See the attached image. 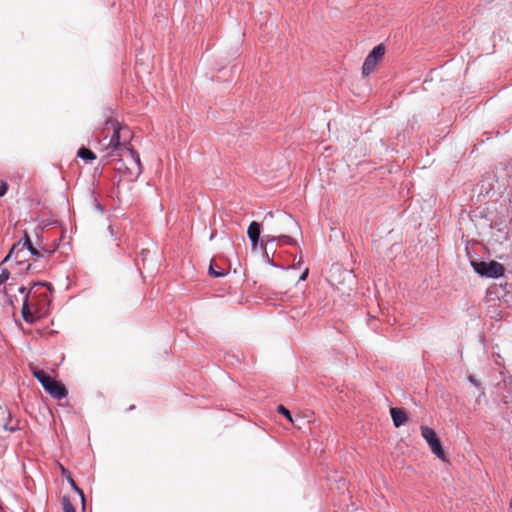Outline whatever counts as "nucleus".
I'll return each mask as SVG.
<instances>
[{
	"label": "nucleus",
	"mask_w": 512,
	"mask_h": 512,
	"mask_svg": "<svg viewBox=\"0 0 512 512\" xmlns=\"http://www.w3.org/2000/svg\"><path fill=\"white\" fill-rule=\"evenodd\" d=\"M32 375L41 383L45 391L55 399L65 398L68 391L64 384L46 374L43 370L31 365Z\"/></svg>",
	"instance_id": "nucleus-4"
},
{
	"label": "nucleus",
	"mask_w": 512,
	"mask_h": 512,
	"mask_svg": "<svg viewBox=\"0 0 512 512\" xmlns=\"http://www.w3.org/2000/svg\"><path fill=\"white\" fill-rule=\"evenodd\" d=\"M23 253H19V260L22 261V264L25 262V260L23 259Z\"/></svg>",
	"instance_id": "nucleus-23"
},
{
	"label": "nucleus",
	"mask_w": 512,
	"mask_h": 512,
	"mask_svg": "<svg viewBox=\"0 0 512 512\" xmlns=\"http://www.w3.org/2000/svg\"><path fill=\"white\" fill-rule=\"evenodd\" d=\"M390 414L396 427L404 425L408 419L405 410L400 408H391Z\"/></svg>",
	"instance_id": "nucleus-11"
},
{
	"label": "nucleus",
	"mask_w": 512,
	"mask_h": 512,
	"mask_svg": "<svg viewBox=\"0 0 512 512\" xmlns=\"http://www.w3.org/2000/svg\"><path fill=\"white\" fill-rule=\"evenodd\" d=\"M384 55L385 46L383 44H379L374 47L363 63L362 74L364 76L370 75L375 70L377 65L382 61Z\"/></svg>",
	"instance_id": "nucleus-6"
},
{
	"label": "nucleus",
	"mask_w": 512,
	"mask_h": 512,
	"mask_svg": "<svg viewBox=\"0 0 512 512\" xmlns=\"http://www.w3.org/2000/svg\"><path fill=\"white\" fill-rule=\"evenodd\" d=\"M69 482L71 486L77 491L82 499V503H85V497L83 491L76 485L75 481L73 479H69Z\"/></svg>",
	"instance_id": "nucleus-17"
},
{
	"label": "nucleus",
	"mask_w": 512,
	"mask_h": 512,
	"mask_svg": "<svg viewBox=\"0 0 512 512\" xmlns=\"http://www.w3.org/2000/svg\"><path fill=\"white\" fill-rule=\"evenodd\" d=\"M421 434L430 446L431 451L441 460H445V452L436 432L428 426H421Z\"/></svg>",
	"instance_id": "nucleus-7"
},
{
	"label": "nucleus",
	"mask_w": 512,
	"mask_h": 512,
	"mask_svg": "<svg viewBox=\"0 0 512 512\" xmlns=\"http://www.w3.org/2000/svg\"><path fill=\"white\" fill-rule=\"evenodd\" d=\"M277 411L283 416H285L291 423H293L292 415L287 408H285L283 405H279L277 407Z\"/></svg>",
	"instance_id": "nucleus-14"
},
{
	"label": "nucleus",
	"mask_w": 512,
	"mask_h": 512,
	"mask_svg": "<svg viewBox=\"0 0 512 512\" xmlns=\"http://www.w3.org/2000/svg\"><path fill=\"white\" fill-rule=\"evenodd\" d=\"M116 119L109 117L105 120L103 127L100 129L97 135L98 142L104 141L109 142L111 139V128L116 127Z\"/></svg>",
	"instance_id": "nucleus-9"
},
{
	"label": "nucleus",
	"mask_w": 512,
	"mask_h": 512,
	"mask_svg": "<svg viewBox=\"0 0 512 512\" xmlns=\"http://www.w3.org/2000/svg\"><path fill=\"white\" fill-rule=\"evenodd\" d=\"M63 512H76L70 499L66 496L62 498Z\"/></svg>",
	"instance_id": "nucleus-13"
},
{
	"label": "nucleus",
	"mask_w": 512,
	"mask_h": 512,
	"mask_svg": "<svg viewBox=\"0 0 512 512\" xmlns=\"http://www.w3.org/2000/svg\"><path fill=\"white\" fill-rule=\"evenodd\" d=\"M8 190V185L5 181L0 182V197L4 196Z\"/></svg>",
	"instance_id": "nucleus-18"
},
{
	"label": "nucleus",
	"mask_w": 512,
	"mask_h": 512,
	"mask_svg": "<svg viewBox=\"0 0 512 512\" xmlns=\"http://www.w3.org/2000/svg\"><path fill=\"white\" fill-rule=\"evenodd\" d=\"M117 159L115 170L126 177L129 181L135 180L142 172V166L139 154L133 149L132 145L122 148V151L115 154Z\"/></svg>",
	"instance_id": "nucleus-2"
},
{
	"label": "nucleus",
	"mask_w": 512,
	"mask_h": 512,
	"mask_svg": "<svg viewBox=\"0 0 512 512\" xmlns=\"http://www.w3.org/2000/svg\"><path fill=\"white\" fill-rule=\"evenodd\" d=\"M19 291L25 294L22 306V316L26 322L33 323L36 319L45 317L50 310L51 286L46 283H35L28 292L25 287Z\"/></svg>",
	"instance_id": "nucleus-1"
},
{
	"label": "nucleus",
	"mask_w": 512,
	"mask_h": 512,
	"mask_svg": "<svg viewBox=\"0 0 512 512\" xmlns=\"http://www.w3.org/2000/svg\"><path fill=\"white\" fill-rule=\"evenodd\" d=\"M116 127L111 128V139L109 142L99 141V150L108 153L105 155L106 159H115V154L122 151V148H126L131 145L132 132L127 126H122L118 120H116Z\"/></svg>",
	"instance_id": "nucleus-3"
},
{
	"label": "nucleus",
	"mask_w": 512,
	"mask_h": 512,
	"mask_svg": "<svg viewBox=\"0 0 512 512\" xmlns=\"http://www.w3.org/2000/svg\"><path fill=\"white\" fill-rule=\"evenodd\" d=\"M335 270H336L337 272H341V268H339V267H337Z\"/></svg>",
	"instance_id": "nucleus-26"
},
{
	"label": "nucleus",
	"mask_w": 512,
	"mask_h": 512,
	"mask_svg": "<svg viewBox=\"0 0 512 512\" xmlns=\"http://www.w3.org/2000/svg\"><path fill=\"white\" fill-rule=\"evenodd\" d=\"M478 273L483 276L497 278L504 274V267L502 264L492 261L488 263L487 270H478Z\"/></svg>",
	"instance_id": "nucleus-8"
},
{
	"label": "nucleus",
	"mask_w": 512,
	"mask_h": 512,
	"mask_svg": "<svg viewBox=\"0 0 512 512\" xmlns=\"http://www.w3.org/2000/svg\"><path fill=\"white\" fill-rule=\"evenodd\" d=\"M307 276H308V268H306L305 271L302 273V275L300 276V280L301 281L306 280Z\"/></svg>",
	"instance_id": "nucleus-21"
},
{
	"label": "nucleus",
	"mask_w": 512,
	"mask_h": 512,
	"mask_svg": "<svg viewBox=\"0 0 512 512\" xmlns=\"http://www.w3.org/2000/svg\"><path fill=\"white\" fill-rule=\"evenodd\" d=\"M30 267H31V265H30V264H28V265H27V267H26V270H27V271H28V270H30Z\"/></svg>",
	"instance_id": "nucleus-25"
},
{
	"label": "nucleus",
	"mask_w": 512,
	"mask_h": 512,
	"mask_svg": "<svg viewBox=\"0 0 512 512\" xmlns=\"http://www.w3.org/2000/svg\"><path fill=\"white\" fill-rule=\"evenodd\" d=\"M279 240H283L284 243L289 244V245H291L295 242L293 238H291L290 236H286V235L279 236Z\"/></svg>",
	"instance_id": "nucleus-20"
},
{
	"label": "nucleus",
	"mask_w": 512,
	"mask_h": 512,
	"mask_svg": "<svg viewBox=\"0 0 512 512\" xmlns=\"http://www.w3.org/2000/svg\"><path fill=\"white\" fill-rule=\"evenodd\" d=\"M261 233V226L258 222L252 221L247 229V235L252 243V246L255 248L259 242V237Z\"/></svg>",
	"instance_id": "nucleus-10"
},
{
	"label": "nucleus",
	"mask_w": 512,
	"mask_h": 512,
	"mask_svg": "<svg viewBox=\"0 0 512 512\" xmlns=\"http://www.w3.org/2000/svg\"><path fill=\"white\" fill-rule=\"evenodd\" d=\"M470 382H472L474 385H477V381L473 377H469Z\"/></svg>",
	"instance_id": "nucleus-22"
},
{
	"label": "nucleus",
	"mask_w": 512,
	"mask_h": 512,
	"mask_svg": "<svg viewBox=\"0 0 512 512\" xmlns=\"http://www.w3.org/2000/svg\"><path fill=\"white\" fill-rule=\"evenodd\" d=\"M264 238L268 241V240H269V238H270V236H269V235H266V236H264Z\"/></svg>",
	"instance_id": "nucleus-24"
},
{
	"label": "nucleus",
	"mask_w": 512,
	"mask_h": 512,
	"mask_svg": "<svg viewBox=\"0 0 512 512\" xmlns=\"http://www.w3.org/2000/svg\"><path fill=\"white\" fill-rule=\"evenodd\" d=\"M474 267L477 272H478V270H487L488 263H486V262L475 263Z\"/></svg>",
	"instance_id": "nucleus-19"
},
{
	"label": "nucleus",
	"mask_w": 512,
	"mask_h": 512,
	"mask_svg": "<svg viewBox=\"0 0 512 512\" xmlns=\"http://www.w3.org/2000/svg\"><path fill=\"white\" fill-rule=\"evenodd\" d=\"M10 277V272L6 268H2L0 271V285L6 282Z\"/></svg>",
	"instance_id": "nucleus-16"
},
{
	"label": "nucleus",
	"mask_w": 512,
	"mask_h": 512,
	"mask_svg": "<svg viewBox=\"0 0 512 512\" xmlns=\"http://www.w3.org/2000/svg\"><path fill=\"white\" fill-rule=\"evenodd\" d=\"M77 156L86 161H92L96 159V154L85 147H82L78 150Z\"/></svg>",
	"instance_id": "nucleus-12"
},
{
	"label": "nucleus",
	"mask_w": 512,
	"mask_h": 512,
	"mask_svg": "<svg viewBox=\"0 0 512 512\" xmlns=\"http://www.w3.org/2000/svg\"><path fill=\"white\" fill-rule=\"evenodd\" d=\"M26 250H28L30 254L35 257V259L44 257L45 255L49 256L51 254V251H40L33 247L29 239V236L25 234V241L23 243L18 242L17 244H14L8 255L4 258L3 262H9L14 260L17 264H22V261L19 260V253H25Z\"/></svg>",
	"instance_id": "nucleus-5"
},
{
	"label": "nucleus",
	"mask_w": 512,
	"mask_h": 512,
	"mask_svg": "<svg viewBox=\"0 0 512 512\" xmlns=\"http://www.w3.org/2000/svg\"><path fill=\"white\" fill-rule=\"evenodd\" d=\"M209 274L213 277H220L224 275L223 271H217L216 268H214L213 262L210 263L209 266Z\"/></svg>",
	"instance_id": "nucleus-15"
}]
</instances>
